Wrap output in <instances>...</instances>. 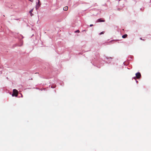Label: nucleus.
I'll return each mask as SVG.
<instances>
[{
	"instance_id": "nucleus-1",
	"label": "nucleus",
	"mask_w": 151,
	"mask_h": 151,
	"mask_svg": "<svg viewBox=\"0 0 151 151\" xmlns=\"http://www.w3.org/2000/svg\"><path fill=\"white\" fill-rule=\"evenodd\" d=\"M18 93V92L17 90L14 89L13 90V92L12 95V96H17Z\"/></svg>"
},
{
	"instance_id": "nucleus-2",
	"label": "nucleus",
	"mask_w": 151,
	"mask_h": 151,
	"mask_svg": "<svg viewBox=\"0 0 151 151\" xmlns=\"http://www.w3.org/2000/svg\"><path fill=\"white\" fill-rule=\"evenodd\" d=\"M136 78L137 79H139L141 77V75L140 73L138 72L136 74Z\"/></svg>"
},
{
	"instance_id": "nucleus-3",
	"label": "nucleus",
	"mask_w": 151,
	"mask_h": 151,
	"mask_svg": "<svg viewBox=\"0 0 151 151\" xmlns=\"http://www.w3.org/2000/svg\"><path fill=\"white\" fill-rule=\"evenodd\" d=\"M41 5V4L40 3V1L39 0H38V3L37 4L36 6V9H38L40 7V6Z\"/></svg>"
},
{
	"instance_id": "nucleus-4",
	"label": "nucleus",
	"mask_w": 151,
	"mask_h": 151,
	"mask_svg": "<svg viewBox=\"0 0 151 151\" xmlns=\"http://www.w3.org/2000/svg\"><path fill=\"white\" fill-rule=\"evenodd\" d=\"M105 21L104 20H101V19H99L97 20V22H104Z\"/></svg>"
},
{
	"instance_id": "nucleus-5",
	"label": "nucleus",
	"mask_w": 151,
	"mask_h": 151,
	"mask_svg": "<svg viewBox=\"0 0 151 151\" xmlns=\"http://www.w3.org/2000/svg\"><path fill=\"white\" fill-rule=\"evenodd\" d=\"M33 9H34L33 8L32 9H31V10L29 12L31 16H32L33 15V14L32 13V12H33Z\"/></svg>"
},
{
	"instance_id": "nucleus-6",
	"label": "nucleus",
	"mask_w": 151,
	"mask_h": 151,
	"mask_svg": "<svg viewBox=\"0 0 151 151\" xmlns=\"http://www.w3.org/2000/svg\"><path fill=\"white\" fill-rule=\"evenodd\" d=\"M68 9V7L67 6H66L63 8V10L65 11H67Z\"/></svg>"
},
{
	"instance_id": "nucleus-7",
	"label": "nucleus",
	"mask_w": 151,
	"mask_h": 151,
	"mask_svg": "<svg viewBox=\"0 0 151 151\" xmlns=\"http://www.w3.org/2000/svg\"><path fill=\"white\" fill-rule=\"evenodd\" d=\"M127 34H125L124 35H123L122 36V37L124 38H125L126 37H127Z\"/></svg>"
},
{
	"instance_id": "nucleus-8",
	"label": "nucleus",
	"mask_w": 151,
	"mask_h": 151,
	"mask_svg": "<svg viewBox=\"0 0 151 151\" xmlns=\"http://www.w3.org/2000/svg\"><path fill=\"white\" fill-rule=\"evenodd\" d=\"M104 32H101L100 34H99V35H102V34H103L104 33Z\"/></svg>"
},
{
	"instance_id": "nucleus-9",
	"label": "nucleus",
	"mask_w": 151,
	"mask_h": 151,
	"mask_svg": "<svg viewBox=\"0 0 151 151\" xmlns=\"http://www.w3.org/2000/svg\"><path fill=\"white\" fill-rule=\"evenodd\" d=\"M79 32V30H77L75 32Z\"/></svg>"
},
{
	"instance_id": "nucleus-10",
	"label": "nucleus",
	"mask_w": 151,
	"mask_h": 151,
	"mask_svg": "<svg viewBox=\"0 0 151 151\" xmlns=\"http://www.w3.org/2000/svg\"><path fill=\"white\" fill-rule=\"evenodd\" d=\"M136 77H134L132 78V79H134L135 80H136Z\"/></svg>"
},
{
	"instance_id": "nucleus-11",
	"label": "nucleus",
	"mask_w": 151,
	"mask_h": 151,
	"mask_svg": "<svg viewBox=\"0 0 151 151\" xmlns=\"http://www.w3.org/2000/svg\"><path fill=\"white\" fill-rule=\"evenodd\" d=\"M31 2H33V0H29Z\"/></svg>"
},
{
	"instance_id": "nucleus-12",
	"label": "nucleus",
	"mask_w": 151,
	"mask_h": 151,
	"mask_svg": "<svg viewBox=\"0 0 151 151\" xmlns=\"http://www.w3.org/2000/svg\"><path fill=\"white\" fill-rule=\"evenodd\" d=\"M93 26V24H91L90 25V27H91V26Z\"/></svg>"
},
{
	"instance_id": "nucleus-13",
	"label": "nucleus",
	"mask_w": 151,
	"mask_h": 151,
	"mask_svg": "<svg viewBox=\"0 0 151 151\" xmlns=\"http://www.w3.org/2000/svg\"><path fill=\"white\" fill-rule=\"evenodd\" d=\"M140 39L141 40H142V39L141 38H140Z\"/></svg>"
},
{
	"instance_id": "nucleus-14",
	"label": "nucleus",
	"mask_w": 151,
	"mask_h": 151,
	"mask_svg": "<svg viewBox=\"0 0 151 151\" xmlns=\"http://www.w3.org/2000/svg\"><path fill=\"white\" fill-rule=\"evenodd\" d=\"M85 31V30H83V31Z\"/></svg>"
}]
</instances>
